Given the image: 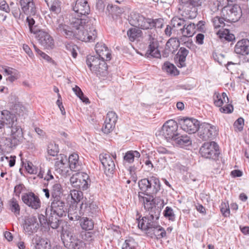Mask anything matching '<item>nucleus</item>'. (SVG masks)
<instances>
[{"mask_svg":"<svg viewBox=\"0 0 249 249\" xmlns=\"http://www.w3.org/2000/svg\"><path fill=\"white\" fill-rule=\"evenodd\" d=\"M5 126L10 130V133L8 137L0 139V149L10 151L22 142L23 132L16 115L7 110L0 111V130L2 132L3 129V134L6 135Z\"/></svg>","mask_w":249,"mask_h":249,"instance_id":"f257e3e1","label":"nucleus"},{"mask_svg":"<svg viewBox=\"0 0 249 249\" xmlns=\"http://www.w3.org/2000/svg\"><path fill=\"white\" fill-rule=\"evenodd\" d=\"M138 186L142 194L147 196L153 197L163 191L159 178L154 176L141 179L138 182Z\"/></svg>","mask_w":249,"mask_h":249,"instance_id":"f03ea898","label":"nucleus"},{"mask_svg":"<svg viewBox=\"0 0 249 249\" xmlns=\"http://www.w3.org/2000/svg\"><path fill=\"white\" fill-rule=\"evenodd\" d=\"M71 25L75 29L73 31L75 38L85 42H92L96 38L97 31L91 21L80 24L77 26Z\"/></svg>","mask_w":249,"mask_h":249,"instance_id":"7ed1b4c3","label":"nucleus"},{"mask_svg":"<svg viewBox=\"0 0 249 249\" xmlns=\"http://www.w3.org/2000/svg\"><path fill=\"white\" fill-rule=\"evenodd\" d=\"M73 10L77 14V18H73L71 24L77 26L82 23H88L91 19L88 17L90 10L87 1L77 0L75 5L73 6Z\"/></svg>","mask_w":249,"mask_h":249,"instance_id":"20e7f679","label":"nucleus"},{"mask_svg":"<svg viewBox=\"0 0 249 249\" xmlns=\"http://www.w3.org/2000/svg\"><path fill=\"white\" fill-rule=\"evenodd\" d=\"M86 63L90 71L99 77H106L108 74V66L106 61L98 56L89 55L87 56Z\"/></svg>","mask_w":249,"mask_h":249,"instance_id":"39448f33","label":"nucleus"},{"mask_svg":"<svg viewBox=\"0 0 249 249\" xmlns=\"http://www.w3.org/2000/svg\"><path fill=\"white\" fill-rule=\"evenodd\" d=\"M159 21H160L158 19L146 18L137 13H132L129 19V23L132 26L144 30L154 28Z\"/></svg>","mask_w":249,"mask_h":249,"instance_id":"423d86ee","label":"nucleus"},{"mask_svg":"<svg viewBox=\"0 0 249 249\" xmlns=\"http://www.w3.org/2000/svg\"><path fill=\"white\" fill-rule=\"evenodd\" d=\"M182 11L181 16L186 18H194L197 14V7L202 4V0H179Z\"/></svg>","mask_w":249,"mask_h":249,"instance_id":"0eeeda50","label":"nucleus"},{"mask_svg":"<svg viewBox=\"0 0 249 249\" xmlns=\"http://www.w3.org/2000/svg\"><path fill=\"white\" fill-rule=\"evenodd\" d=\"M61 238L64 246L68 249H80L83 245L82 241L68 230L62 229Z\"/></svg>","mask_w":249,"mask_h":249,"instance_id":"6e6552de","label":"nucleus"},{"mask_svg":"<svg viewBox=\"0 0 249 249\" xmlns=\"http://www.w3.org/2000/svg\"><path fill=\"white\" fill-rule=\"evenodd\" d=\"M72 186L80 190H87L90 185L89 176L85 172H76L70 178Z\"/></svg>","mask_w":249,"mask_h":249,"instance_id":"1a4fd4ad","label":"nucleus"},{"mask_svg":"<svg viewBox=\"0 0 249 249\" xmlns=\"http://www.w3.org/2000/svg\"><path fill=\"white\" fill-rule=\"evenodd\" d=\"M222 14L226 21L235 22L239 20L242 16V10L237 4H231L224 6L222 10Z\"/></svg>","mask_w":249,"mask_h":249,"instance_id":"9d476101","label":"nucleus"},{"mask_svg":"<svg viewBox=\"0 0 249 249\" xmlns=\"http://www.w3.org/2000/svg\"><path fill=\"white\" fill-rule=\"evenodd\" d=\"M200 153L203 157L216 160L220 153L219 146L213 141L205 142L200 148Z\"/></svg>","mask_w":249,"mask_h":249,"instance_id":"9b49d317","label":"nucleus"},{"mask_svg":"<svg viewBox=\"0 0 249 249\" xmlns=\"http://www.w3.org/2000/svg\"><path fill=\"white\" fill-rule=\"evenodd\" d=\"M198 131L199 137L203 141L213 139L218 134L216 126L205 122L200 124Z\"/></svg>","mask_w":249,"mask_h":249,"instance_id":"f8f14e48","label":"nucleus"},{"mask_svg":"<svg viewBox=\"0 0 249 249\" xmlns=\"http://www.w3.org/2000/svg\"><path fill=\"white\" fill-rule=\"evenodd\" d=\"M99 160L103 165L105 173L107 175L113 174L115 170L114 160L116 159L115 152L109 153H102L99 155Z\"/></svg>","mask_w":249,"mask_h":249,"instance_id":"ddd939ff","label":"nucleus"},{"mask_svg":"<svg viewBox=\"0 0 249 249\" xmlns=\"http://www.w3.org/2000/svg\"><path fill=\"white\" fill-rule=\"evenodd\" d=\"M50 210L53 214L58 217L65 216L67 214L68 203L64 197L52 199Z\"/></svg>","mask_w":249,"mask_h":249,"instance_id":"4468645a","label":"nucleus"},{"mask_svg":"<svg viewBox=\"0 0 249 249\" xmlns=\"http://www.w3.org/2000/svg\"><path fill=\"white\" fill-rule=\"evenodd\" d=\"M178 124L173 120L166 121L162 126V133L167 141L171 142L178 133Z\"/></svg>","mask_w":249,"mask_h":249,"instance_id":"2eb2a0df","label":"nucleus"},{"mask_svg":"<svg viewBox=\"0 0 249 249\" xmlns=\"http://www.w3.org/2000/svg\"><path fill=\"white\" fill-rule=\"evenodd\" d=\"M181 128L189 134H194L198 131L199 122L193 118H183L179 120Z\"/></svg>","mask_w":249,"mask_h":249,"instance_id":"dca6fc26","label":"nucleus"},{"mask_svg":"<svg viewBox=\"0 0 249 249\" xmlns=\"http://www.w3.org/2000/svg\"><path fill=\"white\" fill-rule=\"evenodd\" d=\"M35 34L38 43L45 49H52L54 48V40L47 32L39 30Z\"/></svg>","mask_w":249,"mask_h":249,"instance_id":"f3484780","label":"nucleus"},{"mask_svg":"<svg viewBox=\"0 0 249 249\" xmlns=\"http://www.w3.org/2000/svg\"><path fill=\"white\" fill-rule=\"evenodd\" d=\"M22 202L34 210H37L41 207V202L39 197L32 192L24 193L21 196Z\"/></svg>","mask_w":249,"mask_h":249,"instance_id":"a211bd4d","label":"nucleus"},{"mask_svg":"<svg viewBox=\"0 0 249 249\" xmlns=\"http://www.w3.org/2000/svg\"><path fill=\"white\" fill-rule=\"evenodd\" d=\"M39 227L36 217L33 215L26 218L23 224V232L28 236L33 235L36 232Z\"/></svg>","mask_w":249,"mask_h":249,"instance_id":"6ab92c4d","label":"nucleus"},{"mask_svg":"<svg viewBox=\"0 0 249 249\" xmlns=\"http://www.w3.org/2000/svg\"><path fill=\"white\" fill-rule=\"evenodd\" d=\"M81 209L84 214L92 216L94 214H96L99 211L97 203L90 198L89 200L85 198L81 204Z\"/></svg>","mask_w":249,"mask_h":249,"instance_id":"aec40b11","label":"nucleus"},{"mask_svg":"<svg viewBox=\"0 0 249 249\" xmlns=\"http://www.w3.org/2000/svg\"><path fill=\"white\" fill-rule=\"evenodd\" d=\"M149 44L145 53L147 58H160L161 54L158 48L159 43L157 39L152 37L150 35L149 38Z\"/></svg>","mask_w":249,"mask_h":249,"instance_id":"412c9836","label":"nucleus"},{"mask_svg":"<svg viewBox=\"0 0 249 249\" xmlns=\"http://www.w3.org/2000/svg\"><path fill=\"white\" fill-rule=\"evenodd\" d=\"M95 50L97 55L106 61L111 59V51L103 43H97L95 46Z\"/></svg>","mask_w":249,"mask_h":249,"instance_id":"4be33fe9","label":"nucleus"},{"mask_svg":"<svg viewBox=\"0 0 249 249\" xmlns=\"http://www.w3.org/2000/svg\"><path fill=\"white\" fill-rule=\"evenodd\" d=\"M179 46V42L176 38H170L166 42L165 48L162 52V56L167 57L170 53H174Z\"/></svg>","mask_w":249,"mask_h":249,"instance_id":"5701e85b","label":"nucleus"},{"mask_svg":"<svg viewBox=\"0 0 249 249\" xmlns=\"http://www.w3.org/2000/svg\"><path fill=\"white\" fill-rule=\"evenodd\" d=\"M138 227L142 231H149L153 228L157 227L158 221L154 219H152L148 216H144L141 220H138Z\"/></svg>","mask_w":249,"mask_h":249,"instance_id":"b1692460","label":"nucleus"},{"mask_svg":"<svg viewBox=\"0 0 249 249\" xmlns=\"http://www.w3.org/2000/svg\"><path fill=\"white\" fill-rule=\"evenodd\" d=\"M19 3L23 12L28 15H35L36 8L34 0H19Z\"/></svg>","mask_w":249,"mask_h":249,"instance_id":"393cba45","label":"nucleus"},{"mask_svg":"<svg viewBox=\"0 0 249 249\" xmlns=\"http://www.w3.org/2000/svg\"><path fill=\"white\" fill-rule=\"evenodd\" d=\"M234 52L240 55H246L249 54V40L247 38L239 40L235 44Z\"/></svg>","mask_w":249,"mask_h":249,"instance_id":"a878e982","label":"nucleus"},{"mask_svg":"<svg viewBox=\"0 0 249 249\" xmlns=\"http://www.w3.org/2000/svg\"><path fill=\"white\" fill-rule=\"evenodd\" d=\"M189 54V50L184 47H180L175 56V61L179 68H183L186 66V57Z\"/></svg>","mask_w":249,"mask_h":249,"instance_id":"bb28decb","label":"nucleus"},{"mask_svg":"<svg viewBox=\"0 0 249 249\" xmlns=\"http://www.w3.org/2000/svg\"><path fill=\"white\" fill-rule=\"evenodd\" d=\"M55 32L59 35L66 38L71 39L74 37V31L65 24L60 23L56 27Z\"/></svg>","mask_w":249,"mask_h":249,"instance_id":"cd10ccee","label":"nucleus"},{"mask_svg":"<svg viewBox=\"0 0 249 249\" xmlns=\"http://www.w3.org/2000/svg\"><path fill=\"white\" fill-rule=\"evenodd\" d=\"M141 154L137 150H129L126 152L123 156V164L124 166H129L133 163L135 160H139Z\"/></svg>","mask_w":249,"mask_h":249,"instance_id":"c85d7f7f","label":"nucleus"},{"mask_svg":"<svg viewBox=\"0 0 249 249\" xmlns=\"http://www.w3.org/2000/svg\"><path fill=\"white\" fill-rule=\"evenodd\" d=\"M67 213L70 220L72 221H77L80 219L82 217V215H84V212L81 209V205L79 209L76 206H70L68 208Z\"/></svg>","mask_w":249,"mask_h":249,"instance_id":"c756f323","label":"nucleus"},{"mask_svg":"<svg viewBox=\"0 0 249 249\" xmlns=\"http://www.w3.org/2000/svg\"><path fill=\"white\" fill-rule=\"evenodd\" d=\"M182 18L177 17H174L171 20L172 26L176 32L177 34H181V32L183 31L185 26L186 25L187 19L184 17Z\"/></svg>","mask_w":249,"mask_h":249,"instance_id":"7c9ffc66","label":"nucleus"},{"mask_svg":"<svg viewBox=\"0 0 249 249\" xmlns=\"http://www.w3.org/2000/svg\"><path fill=\"white\" fill-rule=\"evenodd\" d=\"M147 236L151 238H156L157 240L164 238L166 236V232L164 229L161 227L159 224L157 227L153 228L151 230L146 232Z\"/></svg>","mask_w":249,"mask_h":249,"instance_id":"2f4dec72","label":"nucleus"},{"mask_svg":"<svg viewBox=\"0 0 249 249\" xmlns=\"http://www.w3.org/2000/svg\"><path fill=\"white\" fill-rule=\"evenodd\" d=\"M171 142L175 143L180 147H184L191 145L192 140L187 134L181 135L178 133Z\"/></svg>","mask_w":249,"mask_h":249,"instance_id":"473e14b6","label":"nucleus"},{"mask_svg":"<svg viewBox=\"0 0 249 249\" xmlns=\"http://www.w3.org/2000/svg\"><path fill=\"white\" fill-rule=\"evenodd\" d=\"M68 165L73 171L77 172L81 170L82 164L79 161V156L76 153L71 154L69 157Z\"/></svg>","mask_w":249,"mask_h":249,"instance_id":"72a5a7b5","label":"nucleus"},{"mask_svg":"<svg viewBox=\"0 0 249 249\" xmlns=\"http://www.w3.org/2000/svg\"><path fill=\"white\" fill-rule=\"evenodd\" d=\"M32 243L35 245V249H47L50 245L45 239L36 234L32 239Z\"/></svg>","mask_w":249,"mask_h":249,"instance_id":"f704fd0d","label":"nucleus"},{"mask_svg":"<svg viewBox=\"0 0 249 249\" xmlns=\"http://www.w3.org/2000/svg\"><path fill=\"white\" fill-rule=\"evenodd\" d=\"M9 7L13 16L17 20H23L24 16L22 14L18 3L10 2Z\"/></svg>","mask_w":249,"mask_h":249,"instance_id":"c9c22d12","label":"nucleus"},{"mask_svg":"<svg viewBox=\"0 0 249 249\" xmlns=\"http://www.w3.org/2000/svg\"><path fill=\"white\" fill-rule=\"evenodd\" d=\"M81 228L85 231H91L94 228L93 221L87 217H82L79 220Z\"/></svg>","mask_w":249,"mask_h":249,"instance_id":"e433bc0d","label":"nucleus"},{"mask_svg":"<svg viewBox=\"0 0 249 249\" xmlns=\"http://www.w3.org/2000/svg\"><path fill=\"white\" fill-rule=\"evenodd\" d=\"M196 24L188 22L186 21V25L185 26L183 31L181 32V34L183 36L191 37L196 33Z\"/></svg>","mask_w":249,"mask_h":249,"instance_id":"4c0bfd02","label":"nucleus"},{"mask_svg":"<svg viewBox=\"0 0 249 249\" xmlns=\"http://www.w3.org/2000/svg\"><path fill=\"white\" fill-rule=\"evenodd\" d=\"M55 166L62 171H65V169L69 166L67 156L60 154L55 161Z\"/></svg>","mask_w":249,"mask_h":249,"instance_id":"58836bf2","label":"nucleus"},{"mask_svg":"<svg viewBox=\"0 0 249 249\" xmlns=\"http://www.w3.org/2000/svg\"><path fill=\"white\" fill-rule=\"evenodd\" d=\"M9 209L16 216H18L20 214V207L18 200L15 198H12L9 201Z\"/></svg>","mask_w":249,"mask_h":249,"instance_id":"ea45409f","label":"nucleus"},{"mask_svg":"<svg viewBox=\"0 0 249 249\" xmlns=\"http://www.w3.org/2000/svg\"><path fill=\"white\" fill-rule=\"evenodd\" d=\"M217 35L219 38L222 41L226 40L230 42L235 40L234 35L232 34H231L230 30L228 29H225L223 31L219 30L217 32Z\"/></svg>","mask_w":249,"mask_h":249,"instance_id":"a19ab883","label":"nucleus"},{"mask_svg":"<svg viewBox=\"0 0 249 249\" xmlns=\"http://www.w3.org/2000/svg\"><path fill=\"white\" fill-rule=\"evenodd\" d=\"M162 69L168 73L173 75H178L179 74V71L175 66L169 62H165L162 67Z\"/></svg>","mask_w":249,"mask_h":249,"instance_id":"79ce46f5","label":"nucleus"},{"mask_svg":"<svg viewBox=\"0 0 249 249\" xmlns=\"http://www.w3.org/2000/svg\"><path fill=\"white\" fill-rule=\"evenodd\" d=\"M61 0L54 2L47 3V5L51 14L58 15L61 11Z\"/></svg>","mask_w":249,"mask_h":249,"instance_id":"37998d69","label":"nucleus"},{"mask_svg":"<svg viewBox=\"0 0 249 249\" xmlns=\"http://www.w3.org/2000/svg\"><path fill=\"white\" fill-rule=\"evenodd\" d=\"M52 199L63 197V191L60 184L55 183L52 187L51 192Z\"/></svg>","mask_w":249,"mask_h":249,"instance_id":"c03bdc74","label":"nucleus"},{"mask_svg":"<svg viewBox=\"0 0 249 249\" xmlns=\"http://www.w3.org/2000/svg\"><path fill=\"white\" fill-rule=\"evenodd\" d=\"M64 45L66 50L71 53L74 58H76L77 56V50L78 49V46L71 41L65 42Z\"/></svg>","mask_w":249,"mask_h":249,"instance_id":"a18cd8bd","label":"nucleus"},{"mask_svg":"<svg viewBox=\"0 0 249 249\" xmlns=\"http://www.w3.org/2000/svg\"><path fill=\"white\" fill-rule=\"evenodd\" d=\"M163 215L164 217L171 222H174L176 219V214L173 209L169 206L165 207L163 211Z\"/></svg>","mask_w":249,"mask_h":249,"instance_id":"49530a36","label":"nucleus"},{"mask_svg":"<svg viewBox=\"0 0 249 249\" xmlns=\"http://www.w3.org/2000/svg\"><path fill=\"white\" fill-rule=\"evenodd\" d=\"M142 34V31L135 28H130L127 32V35L130 41H134Z\"/></svg>","mask_w":249,"mask_h":249,"instance_id":"de8ad7c7","label":"nucleus"},{"mask_svg":"<svg viewBox=\"0 0 249 249\" xmlns=\"http://www.w3.org/2000/svg\"><path fill=\"white\" fill-rule=\"evenodd\" d=\"M147 209L149 212V215L148 216L151 217L152 219H153L157 221L160 218L161 209L158 207H148Z\"/></svg>","mask_w":249,"mask_h":249,"instance_id":"09e8293b","label":"nucleus"},{"mask_svg":"<svg viewBox=\"0 0 249 249\" xmlns=\"http://www.w3.org/2000/svg\"><path fill=\"white\" fill-rule=\"evenodd\" d=\"M53 215V213L51 212V215L48 218V226L56 229L59 226L60 220L56 216L54 217Z\"/></svg>","mask_w":249,"mask_h":249,"instance_id":"8fccbe9b","label":"nucleus"},{"mask_svg":"<svg viewBox=\"0 0 249 249\" xmlns=\"http://www.w3.org/2000/svg\"><path fill=\"white\" fill-rule=\"evenodd\" d=\"M32 15H30L29 16L27 17L26 20L28 24L30 31L31 33L35 34L39 30V29H38L37 26L35 25V20L32 17Z\"/></svg>","mask_w":249,"mask_h":249,"instance_id":"3c124183","label":"nucleus"},{"mask_svg":"<svg viewBox=\"0 0 249 249\" xmlns=\"http://www.w3.org/2000/svg\"><path fill=\"white\" fill-rule=\"evenodd\" d=\"M59 149L58 145L53 142H51L49 143L47 147L48 153L52 156H57Z\"/></svg>","mask_w":249,"mask_h":249,"instance_id":"603ef678","label":"nucleus"},{"mask_svg":"<svg viewBox=\"0 0 249 249\" xmlns=\"http://www.w3.org/2000/svg\"><path fill=\"white\" fill-rule=\"evenodd\" d=\"M72 90L76 96L84 103L86 104L89 103V101L88 98L85 96L81 89L77 86L75 85L72 88Z\"/></svg>","mask_w":249,"mask_h":249,"instance_id":"864d4df0","label":"nucleus"},{"mask_svg":"<svg viewBox=\"0 0 249 249\" xmlns=\"http://www.w3.org/2000/svg\"><path fill=\"white\" fill-rule=\"evenodd\" d=\"M82 190H72L71 191V199L75 202H79L83 198V193Z\"/></svg>","mask_w":249,"mask_h":249,"instance_id":"5fc2aeb1","label":"nucleus"},{"mask_svg":"<svg viewBox=\"0 0 249 249\" xmlns=\"http://www.w3.org/2000/svg\"><path fill=\"white\" fill-rule=\"evenodd\" d=\"M224 21H226V20L224 18V16L222 17L215 16L212 19V22L214 28L224 27L225 25Z\"/></svg>","mask_w":249,"mask_h":249,"instance_id":"6e6d98bb","label":"nucleus"},{"mask_svg":"<svg viewBox=\"0 0 249 249\" xmlns=\"http://www.w3.org/2000/svg\"><path fill=\"white\" fill-rule=\"evenodd\" d=\"M107 9L109 12L111 11V14L118 16L123 14L124 12V9L117 5L108 4L107 6Z\"/></svg>","mask_w":249,"mask_h":249,"instance_id":"4d7b16f0","label":"nucleus"},{"mask_svg":"<svg viewBox=\"0 0 249 249\" xmlns=\"http://www.w3.org/2000/svg\"><path fill=\"white\" fill-rule=\"evenodd\" d=\"M136 243L132 237L126 239L122 245V249H135Z\"/></svg>","mask_w":249,"mask_h":249,"instance_id":"13d9d810","label":"nucleus"},{"mask_svg":"<svg viewBox=\"0 0 249 249\" xmlns=\"http://www.w3.org/2000/svg\"><path fill=\"white\" fill-rule=\"evenodd\" d=\"M220 208L221 213L223 216L228 217L230 216V210L228 201H226V202L222 201L220 206Z\"/></svg>","mask_w":249,"mask_h":249,"instance_id":"bf43d9fd","label":"nucleus"},{"mask_svg":"<svg viewBox=\"0 0 249 249\" xmlns=\"http://www.w3.org/2000/svg\"><path fill=\"white\" fill-rule=\"evenodd\" d=\"M96 232L94 231H85L81 233L82 238L87 241H92L95 238Z\"/></svg>","mask_w":249,"mask_h":249,"instance_id":"052dcab7","label":"nucleus"},{"mask_svg":"<svg viewBox=\"0 0 249 249\" xmlns=\"http://www.w3.org/2000/svg\"><path fill=\"white\" fill-rule=\"evenodd\" d=\"M118 116L116 113L114 111H109L106 116L105 121L116 124L117 121Z\"/></svg>","mask_w":249,"mask_h":249,"instance_id":"680f3d73","label":"nucleus"},{"mask_svg":"<svg viewBox=\"0 0 249 249\" xmlns=\"http://www.w3.org/2000/svg\"><path fill=\"white\" fill-rule=\"evenodd\" d=\"M210 9L213 13L218 11L220 8L224 9V7H221L220 2L218 0H213L210 2L209 4Z\"/></svg>","mask_w":249,"mask_h":249,"instance_id":"e2e57ef3","label":"nucleus"},{"mask_svg":"<svg viewBox=\"0 0 249 249\" xmlns=\"http://www.w3.org/2000/svg\"><path fill=\"white\" fill-rule=\"evenodd\" d=\"M115 126V124L110 123L107 122V121H105L104 124L102 128V131L105 134H108L113 130Z\"/></svg>","mask_w":249,"mask_h":249,"instance_id":"0e129e2a","label":"nucleus"},{"mask_svg":"<svg viewBox=\"0 0 249 249\" xmlns=\"http://www.w3.org/2000/svg\"><path fill=\"white\" fill-rule=\"evenodd\" d=\"M47 212L48 208H46L45 211V215L43 214H38V218L40 225L44 227L46 225L48 226V219L47 218V216L48 215Z\"/></svg>","mask_w":249,"mask_h":249,"instance_id":"69168bd1","label":"nucleus"},{"mask_svg":"<svg viewBox=\"0 0 249 249\" xmlns=\"http://www.w3.org/2000/svg\"><path fill=\"white\" fill-rule=\"evenodd\" d=\"M244 124V119L242 117H240L235 121L233 126L234 128L237 129L239 131H241L243 130Z\"/></svg>","mask_w":249,"mask_h":249,"instance_id":"338daca9","label":"nucleus"},{"mask_svg":"<svg viewBox=\"0 0 249 249\" xmlns=\"http://www.w3.org/2000/svg\"><path fill=\"white\" fill-rule=\"evenodd\" d=\"M27 172L30 174H36L37 173V169L34 166L32 162L28 161L27 165L25 166Z\"/></svg>","mask_w":249,"mask_h":249,"instance_id":"774afa93","label":"nucleus"}]
</instances>
